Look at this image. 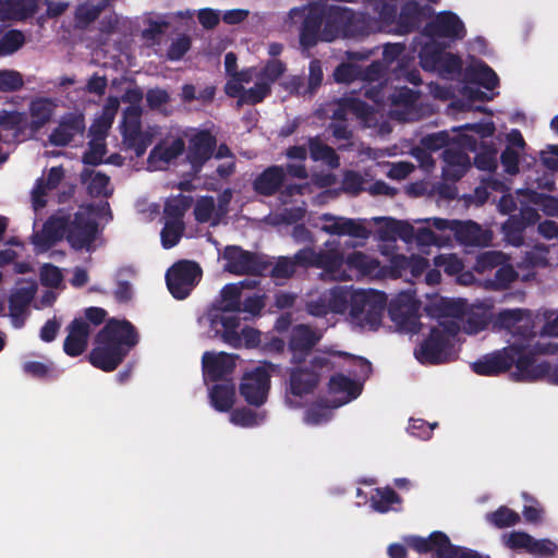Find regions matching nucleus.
I'll list each match as a JSON object with an SVG mask.
<instances>
[{
    "label": "nucleus",
    "instance_id": "obj_22",
    "mask_svg": "<svg viewBox=\"0 0 558 558\" xmlns=\"http://www.w3.org/2000/svg\"><path fill=\"white\" fill-rule=\"evenodd\" d=\"M128 353L107 342H96V347L88 354L89 363L104 372L114 371L125 359Z\"/></svg>",
    "mask_w": 558,
    "mask_h": 558
},
{
    "label": "nucleus",
    "instance_id": "obj_17",
    "mask_svg": "<svg viewBox=\"0 0 558 558\" xmlns=\"http://www.w3.org/2000/svg\"><path fill=\"white\" fill-rule=\"evenodd\" d=\"M270 389V374L264 366H258L246 373L240 385V395L254 407H260L267 401Z\"/></svg>",
    "mask_w": 558,
    "mask_h": 558
},
{
    "label": "nucleus",
    "instance_id": "obj_47",
    "mask_svg": "<svg viewBox=\"0 0 558 558\" xmlns=\"http://www.w3.org/2000/svg\"><path fill=\"white\" fill-rule=\"evenodd\" d=\"M122 143L126 149L133 150L136 157H142L153 143V135L145 131L125 134L122 136Z\"/></svg>",
    "mask_w": 558,
    "mask_h": 558
},
{
    "label": "nucleus",
    "instance_id": "obj_33",
    "mask_svg": "<svg viewBox=\"0 0 558 558\" xmlns=\"http://www.w3.org/2000/svg\"><path fill=\"white\" fill-rule=\"evenodd\" d=\"M323 15L310 12L302 22L300 31V45L306 49L313 48L322 40Z\"/></svg>",
    "mask_w": 558,
    "mask_h": 558
},
{
    "label": "nucleus",
    "instance_id": "obj_44",
    "mask_svg": "<svg viewBox=\"0 0 558 558\" xmlns=\"http://www.w3.org/2000/svg\"><path fill=\"white\" fill-rule=\"evenodd\" d=\"M184 149V141L181 137H177L168 145L155 146L149 154V158H156L163 162H170L182 155Z\"/></svg>",
    "mask_w": 558,
    "mask_h": 558
},
{
    "label": "nucleus",
    "instance_id": "obj_62",
    "mask_svg": "<svg viewBox=\"0 0 558 558\" xmlns=\"http://www.w3.org/2000/svg\"><path fill=\"white\" fill-rule=\"evenodd\" d=\"M39 276L41 284L52 289L58 288L63 280L60 268L52 264H44L40 267Z\"/></svg>",
    "mask_w": 558,
    "mask_h": 558
},
{
    "label": "nucleus",
    "instance_id": "obj_2",
    "mask_svg": "<svg viewBox=\"0 0 558 558\" xmlns=\"http://www.w3.org/2000/svg\"><path fill=\"white\" fill-rule=\"evenodd\" d=\"M327 250L315 251L312 247L299 250L293 257L281 256L270 270L274 278L289 279L295 271L296 267H317L328 271H335L343 265V253L339 250L337 241H327Z\"/></svg>",
    "mask_w": 558,
    "mask_h": 558
},
{
    "label": "nucleus",
    "instance_id": "obj_51",
    "mask_svg": "<svg viewBox=\"0 0 558 558\" xmlns=\"http://www.w3.org/2000/svg\"><path fill=\"white\" fill-rule=\"evenodd\" d=\"M429 546L437 558H451V555L456 553V545L451 544L447 534L440 531H435L429 535Z\"/></svg>",
    "mask_w": 558,
    "mask_h": 558
},
{
    "label": "nucleus",
    "instance_id": "obj_28",
    "mask_svg": "<svg viewBox=\"0 0 558 558\" xmlns=\"http://www.w3.org/2000/svg\"><path fill=\"white\" fill-rule=\"evenodd\" d=\"M284 180L286 171L281 166H269L254 179L252 186L256 194L269 197L281 190Z\"/></svg>",
    "mask_w": 558,
    "mask_h": 558
},
{
    "label": "nucleus",
    "instance_id": "obj_29",
    "mask_svg": "<svg viewBox=\"0 0 558 558\" xmlns=\"http://www.w3.org/2000/svg\"><path fill=\"white\" fill-rule=\"evenodd\" d=\"M36 293V286L29 284L14 290L9 298L10 316L15 327L24 325V314Z\"/></svg>",
    "mask_w": 558,
    "mask_h": 558
},
{
    "label": "nucleus",
    "instance_id": "obj_46",
    "mask_svg": "<svg viewBox=\"0 0 558 558\" xmlns=\"http://www.w3.org/2000/svg\"><path fill=\"white\" fill-rule=\"evenodd\" d=\"M486 518L490 524L498 529L513 526L521 520L519 513L507 506H500L495 511L487 513Z\"/></svg>",
    "mask_w": 558,
    "mask_h": 558
},
{
    "label": "nucleus",
    "instance_id": "obj_48",
    "mask_svg": "<svg viewBox=\"0 0 558 558\" xmlns=\"http://www.w3.org/2000/svg\"><path fill=\"white\" fill-rule=\"evenodd\" d=\"M265 418V412H256L250 408H236L231 412L230 421L241 427H253L259 425Z\"/></svg>",
    "mask_w": 558,
    "mask_h": 558
},
{
    "label": "nucleus",
    "instance_id": "obj_37",
    "mask_svg": "<svg viewBox=\"0 0 558 558\" xmlns=\"http://www.w3.org/2000/svg\"><path fill=\"white\" fill-rule=\"evenodd\" d=\"M478 151L474 157V166L482 171L493 172L497 169V148L493 141L490 142H481L480 146L477 145Z\"/></svg>",
    "mask_w": 558,
    "mask_h": 558
},
{
    "label": "nucleus",
    "instance_id": "obj_20",
    "mask_svg": "<svg viewBox=\"0 0 558 558\" xmlns=\"http://www.w3.org/2000/svg\"><path fill=\"white\" fill-rule=\"evenodd\" d=\"M85 131V118L82 113H69L62 117L58 126L50 133L48 140L53 146H68L77 135Z\"/></svg>",
    "mask_w": 558,
    "mask_h": 558
},
{
    "label": "nucleus",
    "instance_id": "obj_38",
    "mask_svg": "<svg viewBox=\"0 0 558 558\" xmlns=\"http://www.w3.org/2000/svg\"><path fill=\"white\" fill-rule=\"evenodd\" d=\"M445 53V46L437 41L426 43L418 52L420 64L425 71L434 72Z\"/></svg>",
    "mask_w": 558,
    "mask_h": 558
},
{
    "label": "nucleus",
    "instance_id": "obj_60",
    "mask_svg": "<svg viewBox=\"0 0 558 558\" xmlns=\"http://www.w3.org/2000/svg\"><path fill=\"white\" fill-rule=\"evenodd\" d=\"M287 70L286 64L278 59H270L260 70L257 77L263 82H269V86L275 83Z\"/></svg>",
    "mask_w": 558,
    "mask_h": 558
},
{
    "label": "nucleus",
    "instance_id": "obj_27",
    "mask_svg": "<svg viewBox=\"0 0 558 558\" xmlns=\"http://www.w3.org/2000/svg\"><path fill=\"white\" fill-rule=\"evenodd\" d=\"M320 374L307 366L296 365L290 369L288 392L295 397L312 393L318 386Z\"/></svg>",
    "mask_w": 558,
    "mask_h": 558
},
{
    "label": "nucleus",
    "instance_id": "obj_19",
    "mask_svg": "<svg viewBox=\"0 0 558 558\" xmlns=\"http://www.w3.org/2000/svg\"><path fill=\"white\" fill-rule=\"evenodd\" d=\"M236 359L238 356L234 354L206 351L202 356L204 380L230 381L229 377L235 369Z\"/></svg>",
    "mask_w": 558,
    "mask_h": 558
},
{
    "label": "nucleus",
    "instance_id": "obj_4",
    "mask_svg": "<svg viewBox=\"0 0 558 558\" xmlns=\"http://www.w3.org/2000/svg\"><path fill=\"white\" fill-rule=\"evenodd\" d=\"M349 319L352 325L372 331L377 330L387 307V295L377 290L348 291Z\"/></svg>",
    "mask_w": 558,
    "mask_h": 558
},
{
    "label": "nucleus",
    "instance_id": "obj_15",
    "mask_svg": "<svg viewBox=\"0 0 558 558\" xmlns=\"http://www.w3.org/2000/svg\"><path fill=\"white\" fill-rule=\"evenodd\" d=\"M423 35L434 38H448L450 40L463 39L466 35L464 23L452 11H441L427 22L422 31Z\"/></svg>",
    "mask_w": 558,
    "mask_h": 558
},
{
    "label": "nucleus",
    "instance_id": "obj_8",
    "mask_svg": "<svg viewBox=\"0 0 558 558\" xmlns=\"http://www.w3.org/2000/svg\"><path fill=\"white\" fill-rule=\"evenodd\" d=\"M421 302L410 292H400L387 305L389 318L400 331L417 333L421 329Z\"/></svg>",
    "mask_w": 558,
    "mask_h": 558
},
{
    "label": "nucleus",
    "instance_id": "obj_26",
    "mask_svg": "<svg viewBox=\"0 0 558 558\" xmlns=\"http://www.w3.org/2000/svg\"><path fill=\"white\" fill-rule=\"evenodd\" d=\"M453 236L465 246H488L492 241V232L484 230L478 223L466 220L454 222Z\"/></svg>",
    "mask_w": 558,
    "mask_h": 558
},
{
    "label": "nucleus",
    "instance_id": "obj_7",
    "mask_svg": "<svg viewBox=\"0 0 558 558\" xmlns=\"http://www.w3.org/2000/svg\"><path fill=\"white\" fill-rule=\"evenodd\" d=\"M510 351L511 378L514 381H536L546 378L549 375L550 364L546 361L537 362L534 351L522 343H512Z\"/></svg>",
    "mask_w": 558,
    "mask_h": 558
},
{
    "label": "nucleus",
    "instance_id": "obj_5",
    "mask_svg": "<svg viewBox=\"0 0 558 558\" xmlns=\"http://www.w3.org/2000/svg\"><path fill=\"white\" fill-rule=\"evenodd\" d=\"M477 150V140L473 135L459 133L452 145L445 148L441 153L444 161L442 175L446 180H460L471 167V159L466 154Z\"/></svg>",
    "mask_w": 558,
    "mask_h": 558
},
{
    "label": "nucleus",
    "instance_id": "obj_49",
    "mask_svg": "<svg viewBox=\"0 0 558 558\" xmlns=\"http://www.w3.org/2000/svg\"><path fill=\"white\" fill-rule=\"evenodd\" d=\"M142 113L141 106H129L123 110L121 122V135L140 133L142 130Z\"/></svg>",
    "mask_w": 558,
    "mask_h": 558
},
{
    "label": "nucleus",
    "instance_id": "obj_9",
    "mask_svg": "<svg viewBox=\"0 0 558 558\" xmlns=\"http://www.w3.org/2000/svg\"><path fill=\"white\" fill-rule=\"evenodd\" d=\"M202 278V269L196 262L180 260L166 274L169 292L177 300L186 299Z\"/></svg>",
    "mask_w": 558,
    "mask_h": 558
},
{
    "label": "nucleus",
    "instance_id": "obj_1",
    "mask_svg": "<svg viewBox=\"0 0 558 558\" xmlns=\"http://www.w3.org/2000/svg\"><path fill=\"white\" fill-rule=\"evenodd\" d=\"M256 280H243L238 283H228L220 291V300L207 312L209 323V337L219 338L233 349L242 348V339L239 335L241 320L242 288H254Z\"/></svg>",
    "mask_w": 558,
    "mask_h": 558
},
{
    "label": "nucleus",
    "instance_id": "obj_53",
    "mask_svg": "<svg viewBox=\"0 0 558 558\" xmlns=\"http://www.w3.org/2000/svg\"><path fill=\"white\" fill-rule=\"evenodd\" d=\"M184 232V222L174 220H166V223L160 232L161 244L165 248L175 246L181 240Z\"/></svg>",
    "mask_w": 558,
    "mask_h": 558
},
{
    "label": "nucleus",
    "instance_id": "obj_63",
    "mask_svg": "<svg viewBox=\"0 0 558 558\" xmlns=\"http://www.w3.org/2000/svg\"><path fill=\"white\" fill-rule=\"evenodd\" d=\"M24 85L20 72L13 70H0V92H15Z\"/></svg>",
    "mask_w": 558,
    "mask_h": 558
},
{
    "label": "nucleus",
    "instance_id": "obj_50",
    "mask_svg": "<svg viewBox=\"0 0 558 558\" xmlns=\"http://www.w3.org/2000/svg\"><path fill=\"white\" fill-rule=\"evenodd\" d=\"M23 369L34 378L50 381L58 379L60 375V372L53 367L52 363L45 364L38 361H28L24 363Z\"/></svg>",
    "mask_w": 558,
    "mask_h": 558
},
{
    "label": "nucleus",
    "instance_id": "obj_10",
    "mask_svg": "<svg viewBox=\"0 0 558 558\" xmlns=\"http://www.w3.org/2000/svg\"><path fill=\"white\" fill-rule=\"evenodd\" d=\"M98 231L97 222L87 213L65 216L64 238L75 251L89 250Z\"/></svg>",
    "mask_w": 558,
    "mask_h": 558
},
{
    "label": "nucleus",
    "instance_id": "obj_3",
    "mask_svg": "<svg viewBox=\"0 0 558 558\" xmlns=\"http://www.w3.org/2000/svg\"><path fill=\"white\" fill-rule=\"evenodd\" d=\"M460 332V325L453 319H444L433 327L428 337L415 351V357L422 364L438 365L456 359L454 340Z\"/></svg>",
    "mask_w": 558,
    "mask_h": 558
},
{
    "label": "nucleus",
    "instance_id": "obj_42",
    "mask_svg": "<svg viewBox=\"0 0 558 558\" xmlns=\"http://www.w3.org/2000/svg\"><path fill=\"white\" fill-rule=\"evenodd\" d=\"M108 1H101L97 4L84 3L77 7L75 11V22L78 28H87L95 22L100 13L107 8Z\"/></svg>",
    "mask_w": 558,
    "mask_h": 558
},
{
    "label": "nucleus",
    "instance_id": "obj_57",
    "mask_svg": "<svg viewBox=\"0 0 558 558\" xmlns=\"http://www.w3.org/2000/svg\"><path fill=\"white\" fill-rule=\"evenodd\" d=\"M505 256L501 252L487 251L476 257L474 269L483 274L493 268L499 267L504 263Z\"/></svg>",
    "mask_w": 558,
    "mask_h": 558
},
{
    "label": "nucleus",
    "instance_id": "obj_24",
    "mask_svg": "<svg viewBox=\"0 0 558 558\" xmlns=\"http://www.w3.org/2000/svg\"><path fill=\"white\" fill-rule=\"evenodd\" d=\"M495 326L523 338L532 333L530 313L523 308H509L500 311L495 318Z\"/></svg>",
    "mask_w": 558,
    "mask_h": 558
},
{
    "label": "nucleus",
    "instance_id": "obj_30",
    "mask_svg": "<svg viewBox=\"0 0 558 558\" xmlns=\"http://www.w3.org/2000/svg\"><path fill=\"white\" fill-rule=\"evenodd\" d=\"M37 10V0H0V21H25Z\"/></svg>",
    "mask_w": 558,
    "mask_h": 558
},
{
    "label": "nucleus",
    "instance_id": "obj_59",
    "mask_svg": "<svg viewBox=\"0 0 558 558\" xmlns=\"http://www.w3.org/2000/svg\"><path fill=\"white\" fill-rule=\"evenodd\" d=\"M434 265L449 276L460 275L464 268L462 260L454 254H441L434 258Z\"/></svg>",
    "mask_w": 558,
    "mask_h": 558
},
{
    "label": "nucleus",
    "instance_id": "obj_36",
    "mask_svg": "<svg viewBox=\"0 0 558 558\" xmlns=\"http://www.w3.org/2000/svg\"><path fill=\"white\" fill-rule=\"evenodd\" d=\"M308 151L314 161H324L332 168L339 166V156L336 150L325 144L318 136L308 138Z\"/></svg>",
    "mask_w": 558,
    "mask_h": 558
},
{
    "label": "nucleus",
    "instance_id": "obj_61",
    "mask_svg": "<svg viewBox=\"0 0 558 558\" xmlns=\"http://www.w3.org/2000/svg\"><path fill=\"white\" fill-rule=\"evenodd\" d=\"M454 138H451L447 131H440L437 133L427 134L426 136L422 137L421 144L424 148L436 151L441 148H447L451 145V141L453 142Z\"/></svg>",
    "mask_w": 558,
    "mask_h": 558
},
{
    "label": "nucleus",
    "instance_id": "obj_56",
    "mask_svg": "<svg viewBox=\"0 0 558 558\" xmlns=\"http://www.w3.org/2000/svg\"><path fill=\"white\" fill-rule=\"evenodd\" d=\"M271 93L269 82H263L262 80L256 82L255 85L248 89L244 88V94L241 96V105H257L262 102Z\"/></svg>",
    "mask_w": 558,
    "mask_h": 558
},
{
    "label": "nucleus",
    "instance_id": "obj_45",
    "mask_svg": "<svg viewBox=\"0 0 558 558\" xmlns=\"http://www.w3.org/2000/svg\"><path fill=\"white\" fill-rule=\"evenodd\" d=\"M344 263V259H343ZM345 264L349 268L356 269L363 275H372L379 267V262L373 257H369L363 252L355 251L348 255Z\"/></svg>",
    "mask_w": 558,
    "mask_h": 558
},
{
    "label": "nucleus",
    "instance_id": "obj_64",
    "mask_svg": "<svg viewBox=\"0 0 558 558\" xmlns=\"http://www.w3.org/2000/svg\"><path fill=\"white\" fill-rule=\"evenodd\" d=\"M215 210V201L213 196L201 197L194 207L195 220L205 223L208 222Z\"/></svg>",
    "mask_w": 558,
    "mask_h": 558
},
{
    "label": "nucleus",
    "instance_id": "obj_16",
    "mask_svg": "<svg viewBox=\"0 0 558 558\" xmlns=\"http://www.w3.org/2000/svg\"><path fill=\"white\" fill-rule=\"evenodd\" d=\"M348 303V291L342 287H335L307 301L306 312L315 317H326L330 313L344 314Z\"/></svg>",
    "mask_w": 558,
    "mask_h": 558
},
{
    "label": "nucleus",
    "instance_id": "obj_14",
    "mask_svg": "<svg viewBox=\"0 0 558 558\" xmlns=\"http://www.w3.org/2000/svg\"><path fill=\"white\" fill-rule=\"evenodd\" d=\"M217 137L210 130H196L189 138L186 159L194 174H198L214 156Z\"/></svg>",
    "mask_w": 558,
    "mask_h": 558
},
{
    "label": "nucleus",
    "instance_id": "obj_18",
    "mask_svg": "<svg viewBox=\"0 0 558 558\" xmlns=\"http://www.w3.org/2000/svg\"><path fill=\"white\" fill-rule=\"evenodd\" d=\"M320 220L324 222L320 230L330 235H348L361 240H367L371 235V230L366 227L363 219L324 214Z\"/></svg>",
    "mask_w": 558,
    "mask_h": 558
},
{
    "label": "nucleus",
    "instance_id": "obj_13",
    "mask_svg": "<svg viewBox=\"0 0 558 558\" xmlns=\"http://www.w3.org/2000/svg\"><path fill=\"white\" fill-rule=\"evenodd\" d=\"M320 339L322 335L308 325L299 324L292 327L288 340L290 362L294 365L303 364Z\"/></svg>",
    "mask_w": 558,
    "mask_h": 558
},
{
    "label": "nucleus",
    "instance_id": "obj_31",
    "mask_svg": "<svg viewBox=\"0 0 558 558\" xmlns=\"http://www.w3.org/2000/svg\"><path fill=\"white\" fill-rule=\"evenodd\" d=\"M28 109L32 118L28 128L36 133L51 120L56 104L50 98L38 97L31 101Z\"/></svg>",
    "mask_w": 558,
    "mask_h": 558
},
{
    "label": "nucleus",
    "instance_id": "obj_6",
    "mask_svg": "<svg viewBox=\"0 0 558 558\" xmlns=\"http://www.w3.org/2000/svg\"><path fill=\"white\" fill-rule=\"evenodd\" d=\"M222 257L226 260L225 270L238 276H262L271 266L266 255L246 251L239 245H227Z\"/></svg>",
    "mask_w": 558,
    "mask_h": 558
},
{
    "label": "nucleus",
    "instance_id": "obj_39",
    "mask_svg": "<svg viewBox=\"0 0 558 558\" xmlns=\"http://www.w3.org/2000/svg\"><path fill=\"white\" fill-rule=\"evenodd\" d=\"M192 196L179 194L167 199L163 207V214L168 220L183 222L184 214L192 206Z\"/></svg>",
    "mask_w": 558,
    "mask_h": 558
},
{
    "label": "nucleus",
    "instance_id": "obj_23",
    "mask_svg": "<svg viewBox=\"0 0 558 558\" xmlns=\"http://www.w3.org/2000/svg\"><path fill=\"white\" fill-rule=\"evenodd\" d=\"M65 216L50 217L40 231L32 235L37 253H45L64 238Z\"/></svg>",
    "mask_w": 558,
    "mask_h": 558
},
{
    "label": "nucleus",
    "instance_id": "obj_41",
    "mask_svg": "<svg viewBox=\"0 0 558 558\" xmlns=\"http://www.w3.org/2000/svg\"><path fill=\"white\" fill-rule=\"evenodd\" d=\"M395 504H401V497L389 486L376 488L375 495L371 497L372 508L379 513L390 511Z\"/></svg>",
    "mask_w": 558,
    "mask_h": 558
},
{
    "label": "nucleus",
    "instance_id": "obj_43",
    "mask_svg": "<svg viewBox=\"0 0 558 558\" xmlns=\"http://www.w3.org/2000/svg\"><path fill=\"white\" fill-rule=\"evenodd\" d=\"M525 228L526 222L517 215L510 216L502 225L506 240L517 247L521 246L524 242Z\"/></svg>",
    "mask_w": 558,
    "mask_h": 558
},
{
    "label": "nucleus",
    "instance_id": "obj_12",
    "mask_svg": "<svg viewBox=\"0 0 558 558\" xmlns=\"http://www.w3.org/2000/svg\"><path fill=\"white\" fill-rule=\"evenodd\" d=\"M356 15L350 8L331 7L323 20L322 41H333L339 37H347L355 34Z\"/></svg>",
    "mask_w": 558,
    "mask_h": 558
},
{
    "label": "nucleus",
    "instance_id": "obj_21",
    "mask_svg": "<svg viewBox=\"0 0 558 558\" xmlns=\"http://www.w3.org/2000/svg\"><path fill=\"white\" fill-rule=\"evenodd\" d=\"M510 351L511 344L496 350L472 363V371L481 376H497L511 368Z\"/></svg>",
    "mask_w": 558,
    "mask_h": 558
},
{
    "label": "nucleus",
    "instance_id": "obj_35",
    "mask_svg": "<svg viewBox=\"0 0 558 558\" xmlns=\"http://www.w3.org/2000/svg\"><path fill=\"white\" fill-rule=\"evenodd\" d=\"M465 75L471 82L483 86L487 90H493L499 84L496 72L485 62L468 69Z\"/></svg>",
    "mask_w": 558,
    "mask_h": 558
},
{
    "label": "nucleus",
    "instance_id": "obj_55",
    "mask_svg": "<svg viewBox=\"0 0 558 558\" xmlns=\"http://www.w3.org/2000/svg\"><path fill=\"white\" fill-rule=\"evenodd\" d=\"M25 36L22 31L10 29L0 38V56H9L23 47Z\"/></svg>",
    "mask_w": 558,
    "mask_h": 558
},
{
    "label": "nucleus",
    "instance_id": "obj_32",
    "mask_svg": "<svg viewBox=\"0 0 558 558\" xmlns=\"http://www.w3.org/2000/svg\"><path fill=\"white\" fill-rule=\"evenodd\" d=\"M428 11L433 10L429 5L422 7L416 0H408L401 7V11L398 16V26L402 33H411L415 31L420 25V16Z\"/></svg>",
    "mask_w": 558,
    "mask_h": 558
},
{
    "label": "nucleus",
    "instance_id": "obj_40",
    "mask_svg": "<svg viewBox=\"0 0 558 558\" xmlns=\"http://www.w3.org/2000/svg\"><path fill=\"white\" fill-rule=\"evenodd\" d=\"M328 387L329 391L332 393L344 395L345 401H351L355 399L361 392V389L359 388L357 384L353 379L343 374H337L331 376Z\"/></svg>",
    "mask_w": 558,
    "mask_h": 558
},
{
    "label": "nucleus",
    "instance_id": "obj_11",
    "mask_svg": "<svg viewBox=\"0 0 558 558\" xmlns=\"http://www.w3.org/2000/svg\"><path fill=\"white\" fill-rule=\"evenodd\" d=\"M138 332L126 319L110 318L97 333L95 342H109L128 354L138 343Z\"/></svg>",
    "mask_w": 558,
    "mask_h": 558
},
{
    "label": "nucleus",
    "instance_id": "obj_58",
    "mask_svg": "<svg viewBox=\"0 0 558 558\" xmlns=\"http://www.w3.org/2000/svg\"><path fill=\"white\" fill-rule=\"evenodd\" d=\"M107 145L102 141L92 140L88 149L83 154L82 161L89 166H99L104 162Z\"/></svg>",
    "mask_w": 558,
    "mask_h": 558
},
{
    "label": "nucleus",
    "instance_id": "obj_52",
    "mask_svg": "<svg viewBox=\"0 0 558 558\" xmlns=\"http://www.w3.org/2000/svg\"><path fill=\"white\" fill-rule=\"evenodd\" d=\"M518 278V272L513 269L511 265L501 264L497 267L494 277L488 280L489 286L494 290H505L510 287V284L515 281Z\"/></svg>",
    "mask_w": 558,
    "mask_h": 558
},
{
    "label": "nucleus",
    "instance_id": "obj_34",
    "mask_svg": "<svg viewBox=\"0 0 558 558\" xmlns=\"http://www.w3.org/2000/svg\"><path fill=\"white\" fill-rule=\"evenodd\" d=\"M235 387L231 381L214 385L209 390L213 408L218 412H228L234 404Z\"/></svg>",
    "mask_w": 558,
    "mask_h": 558
},
{
    "label": "nucleus",
    "instance_id": "obj_25",
    "mask_svg": "<svg viewBox=\"0 0 558 558\" xmlns=\"http://www.w3.org/2000/svg\"><path fill=\"white\" fill-rule=\"evenodd\" d=\"M90 333L89 324L83 318H74L68 326V336L63 342V351L71 357L81 355L87 348Z\"/></svg>",
    "mask_w": 558,
    "mask_h": 558
},
{
    "label": "nucleus",
    "instance_id": "obj_54",
    "mask_svg": "<svg viewBox=\"0 0 558 558\" xmlns=\"http://www.w3.org/2000/svg\"><path fill=\"white\" fill-rule=\"evenodd\" d=\"M0 125L4 130L23 133L28 128V121L25 112L2 111L0 113Z\"/></svg>",
    "mask_w": 558,
    "mask_h": 558
}]
</instances>
